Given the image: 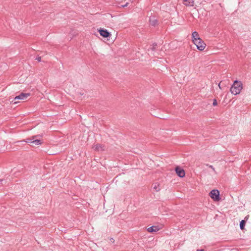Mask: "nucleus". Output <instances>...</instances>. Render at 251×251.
I'll return each mask as SVG.
<instances>
[{
	"label": "nucleus",
	"instance_id": "obj_1",
	"mask_svg": "<svg viewBox=\"0 0 251 251\" xmlns=\"http://www.w3.org/2000/svg\"><path fill=\"white\" fill-rule=\"evenodd\" d=\"M242 89V83L241 81L235 80L231 87H230V92L231 93L234 95H236L239 94L241 90Z\"/></svg>",
	"mask_w": 251,
	"mask_h": 251
},
{
	"label": "nucleus",
	"instance_id": "obj_2",
	"mask_svg": "<svg viewBox=\"0 0 251 251\" xmlns=\"http://www.w3.org/2000/svg\"><path fill=\"white\" fill-rule=\"evenodd\" d=\"M41 137L40 135L32 136L31 138H28L24 141L26 143H32L35 145H39L42 144V141L38 139V137Z\"/></svg>",
	"mask_w": 251,
	"mask_h": 251
},
{
	"label": "nucleus",
	"instance_id": "obj_3",
	"mask_svg": "<svg viewBox=\"0 0 251 251\" xmlns=\"http://www.w3.org/2000/svg\"><path fill=\"white\" fill-rule=\"evenodd\" d=\"M193 43L196 46L197 49L200 51L203 50L206 47V44L201 39H196Z\"/></svg>",
	"mask_w": 251,
	"mask_h": 251
},
{
	"label": "nucleus",
	"instance_id": "obj_4",
	"mask_svg": "<svg viewBox=\"0 0 251 251\" xmlns=\"http://www.w3.org/2000/svg\"><path fill=\"white\" fill-rule=\"evenodd\" d=\"M209 196L212 199L215 201H218L220 200V192L217 189H213L209 193Z\"/></svg>",
	"mask_w": 251,
	"mask_h": 251
},
{
	"label": "nucleus",
	"instance_id": "obj_5",
	"mask_svg": "<svg viewBox=\"0 0 251 251\" xmlns=\"http://www.w3.org/2000/svg\"><path fill=\"white\" fill-rule=\"evenodd\" d=\"M29 95H30V93H22L18 96H16L14 98V100H12V102L15 104L17 103V102L15 101L16 100H25L26 98H27V97H28Z\"/></svg>",
	"mask_w": 251,
	"mask_h": 251
},
{
	"label": "nucleus",
	"instance_id": "obj_6",
	"mask_svg": "<svg viewBox=\"0 0 251 251\" xmlns=\"http://www.w3.org/2000/svg\"><path fill=\"white\" fill-rule=\"evenodd\" d=\"M100 35L104 38L109 37L111 35L110 33L107 30L104 28H100L99 30Z\"/></svg>",
	"mask_w": 251,
	"mask_h": 251
},
{
	"label": "nucleus",
	"instance_id": "obj_7",
	"mask_svg": "<svg viewBox=\"0 0 251 251\" xmlns=\"http://www.w3.org/2000/svg\"><path fill=\"white\" fill-rule=\"evenodd\" d=\"M176 174L180 177H184L185 176V171L179 167H176L175 169Z\"/></svg>",
	"mask_w": 251,
	"mask_h": 251
},
{
	"label": "nucleus",
	"instance_id": "obj_8",
	"mask_svg": "<svg viewBox=\"0 0 251 251\" xmlns=\"http://www.w3.org/2000/svg\"><path fill=\"white\" fill-rule=\"evenodd\" d=\"M159 228L158 226H153L148 228L147 230L149 232L152 233L158 231Z\"/></svg>",
	"mask_w": 251,
	"mask_h": 251
},
{
	"label": "nucleus",
	"instance_id": "obj_9",
	"mask_svg": "<svg viewBox=\"0 0 251 251\" xmlns=\"http://www.w3.org/2000/svg\"><path fill=\"white\" fill-rule=\"evenodd\" d=\"M93 148L96 151H102L104 150V146L100 144H96L93 147Z\"/></svg>",
	"mask_w": 251,
	"mask_h": 251
},
{
	"label": "nucleus",
	"instance_id": "obj_10",
	"mask_svg": "<svg viewBox=\"0 0 251 251\" xmlns=\"http://www.w3.org/2000/svg\"><path fill=\"white\" fill-rule=\"evenodd\" d=\"M150 24L153 26H156L158 24L157 20L155 19L154 17L150 18Z\"/></svg>",
	"mask_w": 251,
	"mask_h": 251
},
{
	"label": "nucleus",
	"instance_id": "obj_11",
	"mask_svg": "<svg viewBox=\"0 0 251 251\" xmlns=\"http://www.w3.org/2000/svg\"><path fill=\"white\" fill-rule=\"evenodd\" d=\"M192 36L193 38V42H194V40L195 41L196 39H201L199 37V34L197 31H194L192 34Z\"/></svg>",
	"mask_w": 251,
	"mask_h": 251
},
{
	"label": "nucleus",
	"instance_id": "obj_12",
	"mask_svg": "<svg viewBox=\"0 0 251 251\" xmlns=\"http://www.w3.org/2000/svg\"><path fill=\"white\" fill-rule=\"evenodd\" d=\"M184 2H185V5L188 6H192L194 4V1L193 0H183Z\"/></svg>",
	"mask_w": 251,
	"mask_h": 251
},
{
	"label": "nucleus",
	"instance_id": "obj_13",
	"mask_svg": "<svg viewBox=\"0 0 251 251\" xmlns=\"http://www.w3.org/2000/svg\"><path fill=\"white\" fill-rule=\"evenodd\" d=\"M246 221L245 220H242L240 222V228L241 230H243L244 229L245 225H246Z\"/></svg>",
	"mask_w": 251,
	"mask_h": 251
},
{
	"label": "nucleus",
	"instance_id": "obj_14",
	"mask_svg": "<svg viewBox=\"0 0 251 251\" xmlns=\"http://www.w3.org/2000/svg\"><path fill=\"white\" fill-rule=\"evenodd\" d=\"M209 167L210 168H211V170H212L214 171V172L215 173V174H217V173H216V171H215V168H214V167H213V166H212V165H209Z\"/></svg>",
	"mask_w": 251,
	"mask_h": 251
},
{
	"label": "nucleus",
	"instance_id": "obj_15",
	"mask_svg": "<svg viewBox=\"0 0 251 251\" xmlns=\"http://www.w3.org/2000/svg\"><path fill=\"white\" fill-rule=\"evenodd\" d=\"M213 106H216L217 105V102L216 99L213 100Z\"/></svg>",
	"mask_w": 251,
	"mask_h": 251
},
{
	"label": "nucleus",
	"instance_id": "obj_16",
	"mask_svg": "<svg viewBox=\"0 0 251 251\" xmlns=\"http://www.w3.org/2000/svg\"><path fill=\"white\" fill-rule=\"evenodd\" d=\"M36 60H37L38 62H41V57L40 56H38L36 58Z\"/></svg>",
	"mask_w": 251,
	"mask_h": 251
},
{
	"label": "nucleus",
	"instance_id": "obj_17",
	"mask_svg": "<svg viewBox=\"0 0 251 251\" xmlns=\"http://www.w3.org/2000/svg\"><path fill=\"white\" fill-rule=\"evenodd\" d=\"M128 2H126L125 4L122 5L121 7H126L128 5Z\"/></svg>",
	"mask_w": 251,
	"mask_h": 251
},
{
	"label": "nucleus",
	"instance_id": "obj_18",
	"mask_svg": "<svg viewBox=\"0 0 251 251\" xmlns=\"http://www.w3.org/2000/svg\"><path fill=\"white\" fill-rule=\"evenodd\" d=\"M154 189H155L156 191L157 192L159 191V189H158L156 186L154 187Z\"/></svg>",
	"mask_w": 251,
	"mask_h": 251
},
{
	"label": "nucleus",
	"instance_id": "obj_19",
	"mask_svg": "<svg viewBox=\"0 0 251 251\" xmlns=\"http://www.w3.org/2000/svg\"><path fill=\"white\" fill-rule=\"evenodd\" d=\"M155 49V47H152L151 49V50L153 51Z\"/></svg>",
	"mask_w": 251,
	"mask_h": 251
},
{
	"label": "nucleus",
	"instance_id": "obj_20",
	"mask_svg": "<svg viewBox=\"0 0 251 251\" xmlns=\"http://www.w3.org/2000/svg\"><path fill=\"white\" fill-rule=\"evenodd\" d=\"M156 46H157V44L156 43H153V47H156Z\"/></svg>",
	"mask_w": 251,
	"mask_h": 251
},
{
	"label": "nucleus",
	"instance_id": "obj_21",
	"mask_svg": "<svg viewBox=\"0 0 251 251\" xmlns=\"http://www.w3.org/2000/svg\"><path fill=\"white\" fill-rule=\"evenodd\" d=\"M196 251H203V249H198Z\"/></svg>",
	"mask_w": 251,
	"mask_h": 251
},
{
	"label": "nucleus",
	"instance_id": "obj_22",
	"mask_svg": "<svg viewBox=\"0 0 251 251\" xmlns=\"http://www.w3.org/2000/svg\"><path fill=\"white\" fill-rule=\"evenodd\" d=\"M218 86L220 88V89H221V86H220V83H219Z\"/></svg>",
	"mask_w": 251,
	"mask_h": 251
}]
</instances>
